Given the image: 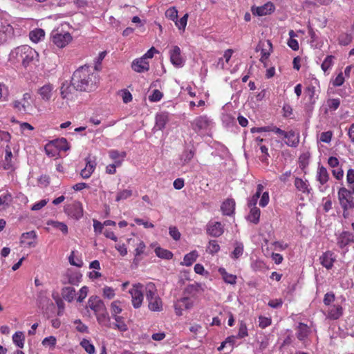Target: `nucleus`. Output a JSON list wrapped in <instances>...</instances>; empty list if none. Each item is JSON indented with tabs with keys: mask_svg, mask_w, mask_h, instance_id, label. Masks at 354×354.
I'll list each match as a JSON object with an SVG mask.
<instances>
[{
	"mask_svg": "<svg viewBox=\"0 0 354 354\" xmlns=\"http://www.w3.org/2000/svg\"><path fill=\"white\" fill-rule=\"evenodd\" d=\"M98 82L95 73L91 71V68L87 66H83L77 68L73 74L71 84L75 91L80 92H91L97 88Z\"/></svg>",
	"mask_w": 354,
	"mask_h": 354,
	"instance_id": "obj_1",
	"label": "nucleus"
},
{
	"mask_svg": "<svg viewBox=\"0 0 354 354\" xmlns=\"http://www.w3.org/2000/svg\"><path fill=\"white\" fill-rule=\"evenodd\" d=\"M17 55L21 58L22 64L26 67L38 56L35 49L28 45H24L17 48Z\"/></svg>",
	"mask_w": 354,
	"mask_h": 354,
	"instance_id": "obj_2",
	"label": "nucleus"
},
{
	"mask_svg": "<svg viewBox=\"0 0 354 354\" xmlns=\"http://www.w3.org/2000/svg\"><path fill=\"white\" fill-rule=\"evenodd\" d=\"M50 37L53 44L60 48H64L72 40L69 32H59L58 30H53Z\"/></svg>",
	"mask_w": 354,
	"mask_h": 354,
	"instance_id": "obj_3",
	"label": "nucleus"
},
{
	"mask_svg": "<svg viewBox=\"0 0 354 354\" xmlns=\"http://www.w3.org/2000/svg\"><path fill=\"white\" fill-rule=\"evenodd\" d=\"M143 286L140 283L134 284L129 290V293L131 295V301L133 306L135 308H138L141 306L143 301Z\"/></svg>",
	"mask_w": 354,
	"mask_h": 354,
	"instance_id": "obj_4",
	"label": "nucleus"
},
{
	"mask_svg": "<svg viewBox=\"0 0 354 354\" xmlns=\"http://www.w3.org/2000/svg\"><path fill=\"white\" fill-rule=\"evenodd\" d=\"M87 308L93 311L95 315L104 312L106 308L104 301L97 296H91L87 303Z\"/></svg>",
	"mask_w": 354,
	"mask_h": 354,
	"instance_id": "obj_5",
	"label": "nucleus"
},
{
	"mask_svg": "<svg viewBox=\"0 0 354 354\" xmlns=\"http://www.w3.org/2000/svg\"><path fill=\"white\" fill-rule=\"evenodd\" d=\"M211 124V120L206 115L196 117L191 123L193 130L198 133L202 130H207Z\"/></svg>",
	"mask_w": 354,
	"mask_h": 354,
	"instance_id": "obj_6",
	"label": "nucleus"
},
{
	"mask_svg": "<svg viewBox=\"0 0 354 354\" xmlns=\"http://www.w3.org/2000/svg\"><path fill=\"white\" fill-rule=\"evenodd\" d=\"M65 212L72 218L79 219L83 216V208L80 202H74L65 207Z\"/></svg>",
	"mask_w": 354,
	"mask_h": 354,
	"instance_id": "obj_7",
	"label": "nucleus"
},
{
	"mask_svg": "<svg viewBox=\"0 0 354 354\" xmlns=\"http://www.w3.org/2000/svg\"><path fill=\"white\" fill-rule=\"evenodd\" d=\"M274 6L271 2H268L261 6L252 8V12L253 15L257 16L270 15L274 11Z\"/></svg>",
	"mask_w": 354,
	"mask_h": 354,
	"instance_id": "obj_8",
	"label": "nucleus"
},
{
	"mask_svg": "<svg viewBox=\"0 0 354 354\" xmlns=\"http://www.w3.org/2000/svg\"><path fill=\"white\" fill-rule=\"evenodd\" d=\"M223 232V227L220 222H209L207 225V232L212 236L218 237Z\"/></svg>",
	"mask_w": 354,
	"mask_h": 354,
	"instance_id": "obj_9",
	"label": "nucleus"
},
{
	"mask_svg": "<svg viewBox=\"0 0 354 354\" xmlns=\"http://www.w3.org/2000/svg\"><path fill=\"white\" fill-rule=\"evenodd\" d=\"M193 303L188 297H183L179 299L175 304L174 308L176 314L178 316L183 315L182 311L185 309H189L192 307Z\"/></svg>",
	"mask_w": 354,
	"mask_h": 354,
	"instance_id": "obj_10",
	"label": "nucleus"
},
{
	"mask_svg": "<svg viewBox=\"0 0 354 354\" xmlns=\"http://www.w3.org/2000/svg\"><path fill=\"white\" fill-rule=\"evenodd\" d=\"M221 210L223 215L232 216L235 210V201L232 198H227L223 202L221 206Z\"/></svg>",
	"mask_w": 354,
	"mask_h": 354,
	"instance_id": "obj_11",
	"label": "nucleus"
},
{
	"mask_svg": "<svg viewBox=\"0 0 354 354\" xmlns=\"http://www.w3.org/2000/svg\"><path fill=\"white\" fill-rule=\"evenodd\" d=\"M75 88L71 83L64 82L60 88V94L64 100H71L73 98V92Z\"/></svg>",
	"mask_w": 354,
	"mask_h": 354,
	"instance_id": "obj_12",
	"label": "nucleus"
},
{
	"mask_svg": "<svg viewBox=\"0 0 354 354\" xmlns=\"http://www.w3.org/2000/svg\"><path fill=\"white\" fill-rule=\"evenodd\" d=\"M354 242V234L350 232H343L337 238V245L343 248L349 243Z\"/></svg>",
	"mask_w": 354,
	"mask_h": 354,
	"instance_id": "obj_13",
	"label": "nucleus"
},
{
	"mask_svg": "<svg viewBox=\"0 0 354 354\" xmlns=\"http://www.w3.org/2000/svg\"><path fill=\"white\" fill-rule=\"evenodd\" d=\"M319 260L321 264L329 270L333 266L335 258L333 257V253L331 251H327L319 257Z\"/></svg>",
	"mask_w": 354,
	"mask_h": 354,
	"instance_id": "obj_14",
	"label": "nucleus"
},
{
	"mask_svg": "<svg viewBox=\"0 0 354 354\" xmlns=\"http://www.w3.org/2000/svg\"><path fill=\"white\" fill-rule=\"evenodd\" d=\"M131 67L133 71L138 73H143L148 71L149 69V62L145 60L143 58L135 59L132 62Z\"/></svg>",
	"mask_w": 354,
	"mask_h": 354,
	"instance_id": "obj_15",
	"label": "nucleus"
},
{
	"mask_svg": "<svg viewBox=\"0 0 354 354\" xmlns=\"http://www.w3.org/2000/svg\"><path fill=\"white\" fill-rule=\"evenodd\" d=\"M170 60L174 66H181L183 65V58L178 46H174L173 49L170 51Z\"/></svg>",
	"mask_w": 354,
	"mask_h": 354,
	"instance_id": "obj_16",
	"label": "nucleus"
},
{
	"mask_svg": "<svg viewBox=\"0 0 354 354\" xmlns=\"http://www.w3.org/2000/svg\"><path fill=\"white\" fill-rule=\"evenodd\" d=\"M169 121L167 113H160L156 116V124L154 129L156 130H162Z\"/></svg>",
	"mask_w": 354,
	"mask_h": 354,
	"instance_id": "obj_17",
	"label": "nucleus"
},
{
	"mask_svg": "<svg viewBox=\"0 0 354 354\" xmlns=\"http://www.w3.org/2000/svg\"><path fill=\"white\" fill-rule=\"evenodd\" d=\"M95 316L100 325L107 328L111 327V318L106 308L104 310V312L97 314Z\"/></svg>",
	"mask_w": 354,
	"mask_h": 354,
	"instance_id": "obj_18",
	"label": "nucleus"
},
{
	"mask_svg": "<svg viewBox=\"0 0 354 354\" xmlns=\"http://www.w3.org/2000/svg\"><path fill=\"white\" fill-rule=\"evenodd\" d=\"M53 85L50 84H45L39 89V94L42 100L48 101L52 96Z\"/></svg>",
	"mask_w": 354,
	"mask_h": 354,
	"instance_id": "obj_19",
	"label": "nucleus"
},
{
	"mask_svg": "<svg viewBox=\"0 0 354 354\" xmlns=\"http://www.w3.org/2000/svg\"><path fill=\"white\" fill-rule=\"evenodd\" d=\"M62 296L68 302H72L75 296V290L73 287H64L62 289Z\"/></svg>",
	"mask_w": 354,
	"mask_h": 354,
	"instance_id": "obj_20",
	"label": "nucleus"
},
{
	"mask_svg": "<svg viewBox=\"0 0 354 354\" xmlns=\"http://www.w3.org/2000/svg\"><path fill=\"white\" fill-rule=\"evenodd\" d=\"M342 315V306L339 305H334L329 308L327 317L330 319H337Z\"/></svg>",
	"mask_w": 354,
	"mask_h": 354,
	"instance_id": "obj_21",
	"label": "nucleus"
},
{
	"mask_svg": "<svg viewBox=\"0 0 354 354\" xmlns=\"http://www.w3.org/2000/svg\"><path fill=\"white\" fill-rule=\"evenodd\" d=\"M45 36V32L43 29L36 28L29 33V37L30 40L35 43H37L40 41L42 39H44Z\"/></svg>",
	"mask_w": 354,
	"mask_h": 354,
	"instance_id": "obj_22",
	"label": "nucleus"
},
{
	"mask_svg": "<svg viewBox=\"0 0 354 354\" xmlns=\"http://www.w3.org/2000/svg\"><path fill=\"white\" fill-rule=\"evenodd\" d=\"M148 307L151 311H160L162 309L161 299L158 296L148 301Z\"/></svg>",
	"mask_w": 354,
	"mask_h": 354,
	"instance_id": "obj_23",
	"label": "nucleus"
},
{
	"mask_svg": "<svg viewBox=\"0 0 354 354\" xmlns=\"http://www.w3.org/2000/svg\"><path fill=\"white\" fill-rule=\"evenodd\" d=\"M260 214V209L257 207H253L251 208L247 219L254 224H257L259 222Z\"/></svg>",
	"mask_w": 354,
	"mask_h": 354,
	"instance_id": "obj_24",
	"label": "nucleus"
},
{
	"mask_svg": "<svg viewBox=\"0 0 354 354\" xmlns=\"http://www.w3.org/2000/svg\"><path fill=\"white\" fill-rule=\"evenodd\" d=\"M285 138L288 139V141L286 142V145H288L290 147H295L297 146L299 143V138L296 136L295 131H290L288 132H286L285 135Z\"/></svg>",
	"mask_w": 354,
	"mask_h": 354,
	"instance_id": "obj_25",
	"label": "nucleus"
},
{
	"mask_svg": "<svg viewBox=\"0 0 354 354\" xmlns=\"http://www.w3.org/2000/svg\"><path fill=\"white\" fill-rule=\"evenodd\" d=\"M218 272L221 274L225 282L230 284H235L236 280V276L229 274L226 272L225 269L223 268H220L218 269Z\"/></svg>",
	"mask_w": 354,
	"mask_h": 354,
	"instance_id": "obj_26",
	"label": "nucleus"
},
{
	"mask_svg": "<svg viewBox=\"0 0 354 354\" xmlns=\"http://www.w3.org/2000/svg\"><path fill=\"white\" fill-rule=\"evenodd\" d=\"M295 186L297 190L302 192L303 193H309L308 185L306 180H303L300 178H295Z\"/></svg>",
	"mask_w": 354,
	"mask_h": 354,
	"instance_id": "obj_27",
	"label": "nucleus"
},
{
	"mask_svg": "<svg viewBox=\"0 0 354 354\" xmlns=\"http://www.w3.org/2000/svg\"><path fill=\"white\" fill-rule=\"evenodd\" d=\"M58 151H67L69 149V145L66 138H62L51 140Z\"/></svg>",
	"mask_w": 354,
	"mask_h": 354,
	"instance_id": "obj_28",
	"label": "nucleus"
},
{
	"mask_svg": "<svg viewBox=\"0 0 354 354\" xmlns=\"http://www.w3.org/2000/svg\"><path fill=\"white\" fill-rule=\"evenodd\" d=\"M145 295L148 301L158 296L156 293V288L153 283H149L147 285L145 288Z\"/></svg>",
	"mask_w": 354,
	"mask_h": 354,
	"instance_id": "obj_29",
	"label": "nucleus"
},
{
	"mask_svg": "<svg viewBox=\"0 0 354 354\" xmlns=\"http://www.w3.org/2000/svg\"><path fill=\"white\" fill-rule=\"evenodd\" d=\"M46 153L49 157H56L59 155V151L52 141H50L44 147Z\"/></svg>",
	"mask_w": 354,
	"mask_h": 354,
	"instance_id": "obj_30",
	"label": "nucleus"
},
{
	"mask_svg": "<svg viewBox=\"0 0 354 354\" xmlns=\"http://www.w3.org/2000/svg\"><path fill=\"white\" fill-rule=\"evenodd\" d=\"M198 254L196 251H192L187 254L184 257V261L181 264L185 265L186 266H190L192 263L196 261Z\"/></svg>",
	"mask_w": 354,
	"mask_h": 354,
	"instance_id": "obj_31",
	"label": "nucleus"
},
{
	"mask_svg": "<svg viewBox=\"0 0 354 354\" xmlns=\"http://www.w3.org/2000/svg\"><path fill=\"white\" fill-rule=\"evenodd\" d=\"M13 342L19 348H22L24 346L25 337L23 332H16L12 336Z\"/></svg>",
	"mask_w": 354,
	"mask_h": 354,
	"instance_id": "obj_32",
	"label": "nucleus"
},
{
	"mask_svg": "<svg viewBox=\"0 0 354 354\" xmlns=\"http://www.w3.org/2000/svg\"><path fill=\"white\" fill-rule=\"evenodd\" d=\"M156 254L162 259H171L173 257V254L169 250L158 247L155 249Z\"/></svg>",
	"mask_w": 354,
	"mask_h": 354,
	"instance_id": "obj_33",
	"label": "nucleus"
},
{
	"mask_svg": "<svg viewBox=\"0 0 354 354\" xmlns=\"http://www.w3.org/2000/svg\"><path fill=\"white\" fill-rule=\"evenodd\" d=\"M266 42L269 47V50L267 51L266 49L261 48V57L260 58L261 62H262L263 64L265 67L267 66L266 60L269 57V56L270 55V52L272 51V43L270 42V41L268 40Z\"/></svg>",
	"mask_w": 354,
	"mask_h": 354,
	"instance_id": "obj_34",
	"label": "nucleus"
},
{
	"mask_svg": "<svg viewBox=\"0 0 354 354\" xmlns=\"http://www.w3.org/2000/svg\"><path fill=\"white\" fill-rule=\"evenodd\" d=\"M328 180V174L326 169L324 166L318 168V180L322 185L325 184Z\"/></svg>",
	"mask_w": 354,
	"mask_h": 354,
	"instance_id": "obj_35",
	"label": "nucleus"
},
{
	"mask_svg": "<svg viewBox=\"0 0 354 354\" xmlns=\"http://www.w3.org/2000/svg\"><path fill=\"white\" fill-rule=\"evenodd\" d=\"M116 323L114 324L115 328L118 329L122 332L127 330L128 328L124 322L123 317L121 316L115 315L113 316Z\"/></svg>",
	"mask_w": 354,
	"mask_h": 354,
	"instance_id": "obj_36",
	"label": "nucleus"
},
{
	"mask_svg": "<svg viewBox=\"0 0 354 354\" xmlns=\"http://www.w3.org/2000/svg\"><path fill=\"white\" fill-rule=\"evenodd\" d=\"M6 157H5V163H4V169H10L12 168V165L11 163V159L12 157V153L10 149V147L7 145L6 147Z\"/></svg>",
	"mask_w": 354,
	"mask_h": 354,
	"instance_id": "obj_37",
	"label": "nucleus"
},
{
	"mask_svg": "<svg viewBox=\"0 0 354 354\" xmlns=\"http://www.w3.org/2000/svg\"><path fill=\"white\" fill-rule=\"evenodd\" d=\"M308 335V326L304 323H299L298 326V333L297 335L299 340H303Z\"/></svg>",
	"mask_w": 354,
	"mask_h": 354,
	"instance_id": "obj_38",
	"label": "nucleus"
},
{
	"mask_svg": "<svg viewBox=\"0 0 354 354\" xmlns=\"http://www.w3.org/2000/svg\"><path fill=\"white\" fill-rule=\"evenodd\" d=\"M243 252V245L242 243L236 242L234 251L232 252L231 257L237 259Z\"/></svg>",
	"mask_w": 354,
	"mask_h": 354,
	"instance_id": "obj_39",
	"label": "nucleus"
},
{
	"mask_svg": "<svg viewBox=\"0 0 354 354\" xmlns=\"http://www.w3.org/2000/svg\"><path fill=\"white\" fill-rule=\"evenodd\" d=\"M132 195V190L124 189L119 191L117 194L115 201L119 202L122 200H125Z\"/></svg>",
	"mask_w": 354,
	"mask_h": 354,
	"instance_id": "obj_40",
	"label": "nucleus"
},
{
	"mask_svg": "<svg viewBox=\"0 0 354 354\" xmlns=\"http://www.w3.org/2000/svg\"><path fill=\"white\" fill-rule=\"evenodd\" d=\"M236 338H237V337L234 336V335H232V336L227 337L226 339L221 343V346L218 348V351L223 350V348L225 347L227 344H229L230 346V348H232L236 343Z\"/></svg>",
	"mask_w": 354,
	"mask_h": 354,
	"instance_id": "obj_41",
	"label": "nucleus"
},
{
	"mask_svg": "<svg viewBox=\"0 0 354 354\" xmlns=\"http://www.w3.org/2000/svg\"><path fill=\"white\" fill-rule=\"evenodd\" d=\"M353 37L347 33H342L339 36V44L342 46H347L352 41Z\"/></svg>",
	"mask_w": 354,
	"mask_h": 354,
	"instance_id": "obj_42",
	"label": "nucleus"
},
{
	"mask_svg": "<svg viewBox=\"0 0 354 354\" xmlns=\"http://www.w3.org/2000/svg\"><path fill=\"white\" fill-rule=\"evenodd\" d=\"M120 301L119 300L114 301L111 304V310L112 316H115L120 314L122 309L120 306Z\"/></svg>",
	"mask_w": 354,
	"mask_h": 354,
	"instance_id": "obj_43",
	"label": "nucleus"
},
{
	"mask_svg": "<svg viewBox=\"0 0 354 354\" xmlns=\"http://www.w3.org/2000/svg\"><path fill=\"white\" fill-rule=\"evenodd\" d=\"M80 344L88 354H93L95 353L94 346L88 339H84Z\"/></svg>",
	"mask_w": 354,
	"mask_h": 354,
	"instance_id": "obj_44",
	"label": "nucleus"
},
{
	"mask_svg": "<svg viewBox=\"0 0 354 354\" xmlns=\"http://www.w3.org/2000/svg\"><path fill=\"white\" fill-rule=\"evenodd\" d=\"M335 57L333 56V55H328L326 59H324V61L323 62V63L322 64V69L324 71V72H326L330 67L331 66L333 65V59H334Z\"/></svg>",
	"mask_w": 354,
	"mask_h": 354,
	"instance_id": "obj_45",
	"label": "nucleus"
},
{
	"mask_svg": "<svg viewBox=\"0 0 354 354\" xmlns=\"http://www.w3.org/2000/svg\"><path fill=\"white\" fill-rule=\"evenodd\" d=\"M220 250V246L218 244L217 241L216 240H211L209 242V245L207 247V251L211 254H215L218 252Z\"/></svg>",
	"mask_w": 354,
	"mask_h": 354,
	"instance_id": "obj_46",
	"label": "nucleus"
},
{
	"mask_svg": "<svg viewBox=\"0 0 354 354\" xmlns=\"http://www.w3.org/2000/svg\"><path fill=\"white\" fill-rule=\"evenodd\" d=\"M165 16L168 19L176 21L178 17V10L174 7L169 8L166 10Z\"/></svg>",
	"mask_w": 354,
	"mask_h": 354,
	"instance_id": "obj_47",
	"label": "nucleus"
},
{
	"mask_svg": "<svg viewBox=\"0 0 354 354\" xmlns=\"http://www.w3.org/2000/svg\"><path fill=\"white\" fill-rule=\"evenodd\" d=\"M201 285L196 283L187 286L185 288V292L187 294L195 295L201 290Z\"/></svg>",
	"mask_w": 354,
	"mask_h": 354,
	"instance_id": "obj_48",
	"label": "nucleus"
},
{
	"mask_svg": "<svg viewBox=\"0 0 354 354\" xmlns=\"http://www.w3.org/2000/svg\"><path fill=\"white\" fill-rule=\"evenodd\" d=\"M115 294L113 288L109 286H105L103 288V297L104 298H106L108 299H112L115 297Z\"/></svg>",
	"mask_w": 354,
	"mask_h": 354,
	"instance_id": "obj_49",
	"label": "nucleus"
},
{
	"mask_svg": "<svg viewBox=\"0 0 354 354\" xmlns=\"http://www.w3.org/2000/svg\"><path fill=\"white\" fill-rule=\"evenodd\" d=\"M188 19V14L186 13L180 20H176L175 24L179 29L184 30L186 27Z\"/></svg>",
	"mask_w": 354,
	"mask_h": 354,
	"instance_id": "obj_50",
	"label": "nucleus"
},
{
	"mask_svg": "<svg viewBox=\"0 0 354 354\" xmlns=\"http://www.w3.org/2000/svg\"><path fill=\"white\" fill-rule=\"evenodd\" d=\"M52 225L54 227L59 230L64 234H66L68 233V227L65 223L58 221H52Z\"/></svg>",
	"mask_w": 354,
	"mask_h": 354,
	"instance_id": "obj_51",
	"label": "nucleus"
},
{
	"mask_svg": "<svg viewBox=\"0 0 354 354\" xmlns=\"http://www.w3.org/2000/svg\"><path fill=\"white\" fill-rule=\"evenodd\" d=\"M162 93L158 89H155L153 93L149 97L151 102H158L162 97Z\"/></svg>",
	"mask_w": 354,
	"mask_h": 354,
	"instance_id": "obj_52",
	"label": "nucleus"
},
{
	"mask_svg": "<svg viewBox=\"0 0 354 354\" xmlns=\"http://www.w3.org/2000/svg\"><path fill=\"white\" fill-rule=\"evenodd\" d=\"M88 292V288L87 286H83L79 291V296L77 299L78 302H82L83 300L86 297Z\"/></svg>",
	"mask_w": 354,
	"mask_h": 354,
	"instance_id": "obj_53",
	"label": "nucleus"
},
{
	"mask_svg": "<svg viewBox=\"0 0 354 354\" xmlns=\"http://www.w3.org/2000/svg\"><path fill=\"white\" fill-rule=\"evenodd\" d=\"M55 300V302H56V304L58 307V312H57V315L59 316L62 315L64 313V308H65V305H64V301H62V299L59 298V297H53Z\"/></svg>",
	"mask_w": 354,
	"mask_h": 354,
	"instance_id": "obj_54",
	"label": "nucleus"
},
{
	"mask_svg": "<svg viewBox=\"0 0 354 354\" xmlns=\"http://www.w3.org/2000/svg\"><path fill=\"white\" fill-rule=\"evenodd\" d=\"M335 297L333 292H327L324 295V303L326 306H329L331 303H333L335 301Z\"/></svg>",
	"mask_w": 354,
	"mask_h": 354,
	"instance_id": "obj_55",
	"label": "nucleus"
},
{
	"mask_svg": "<svg viewBox=\"0 0 354 354\" xmlns=\"http://www.w3.org/2000/svg\"><path fill=\"white\" fill-rule=\"evenodd\" d=\"M332 135H333V133L330 131H326V132H323V133H321L319 139L323 142L328 143L331 140Z\"/></svg>",
	"mask_w": 354,
	"mask_h": 354,
	"instance_id": "obj_56",
	"label": "nucleus"
},
{
	"mask_svg": "<svg viewBox=\"0 0 354 354\" xmlns=\"http://www.w3.org/2000/svg\"><path fill=\"white\" fill-rule=\"evenodd\" d=\"M57 339L54 336H50L48 337H46L42 341V344L44 346L49 345L52 347H55L56 344Z\"/></svg>",
	"mask_w": 354,
	"mask_h": 354,
	"instance_id": "obj_57",
	"label": "nucleus"
},
{
	"mask_svg": "<svg viewBox=\"0 0 354 354\" xmlns=\"http://www.w3.org/2000/svg\"><path fill=\"white\" fill-rule=\"evenodd\" d=\"M37 238V235L35 231H30L26 233H23L21 235V243L25 242V239H35Z\"/></svg>",
	"mask_w": 354,
	"mask_h": 354,
	"instance_id": "obj_58",
	"label": "nucleus"
},
{
	"mask_svg": "<svg viewBox=\"0 0 354 354\" xmlns=\"http://www.w3.org/2000/svg\"><path fill=\"white\" fill-rule=\"evenodd\" d=\"M169 234L176 241H178L180 238V233L176 227H169Z\"/></svg>",
	"mask_w": 354,
	"mask_h": 354,
	"instance_id": "obj_59",
	"label": "nucleus"
},
{
	"mask_svg": "<svg viewBox=\"0 0 354 354\" xmlns=\"http://www.w3.org/2000/svg\"><path fill=\"white\" fill-rule=\"evenodd\" d=\"M259 326L261 328H265L266 327L270 326L271 324V319L265 317L260 316L259 318Z\"/></svg>",
	"mask_w": 354,
	"mask_h": 354,
	"instance_id": "obj_60",
	"label": "nucleus"
},
{
	"mask_svg": "<svg viewBox=\"0 0 354 354\" xmlns=\"http://www.w3.org/2000/svg\"><path fill=\"white\" fill-rule=\"evenodd\" d=\"M247 335H248V330H247L246 325L243 323H241L239 329L238 335L236 337L239 338H243Z\"/></svg>",
	"mask_w": 354,
	"mask_h": 354,
	"instance_id": "obj_61",
	"label": "nucleus"
},
{
	"mask_svg": "<svg viewBox=\"0 0 354 354\" xmlns=\"http://www.w3.org/2000/svg\"><path fill=\"white\" fill-rule=\"evenodd\" d=\"M121 93L122 98L124 103H128L132 100V95L129 91L124 89L121 91Z\"/></svg>",
	"mask_w": 354,
	"mask_h": 354,
	"instance_id": "obj_62",
	"label": "nucleus"
},
{
	"mask_svg": "<svg viewBox=\"0 0 354 354\" xmlns=\"http://www.w3.org/2000/svg\"><path fill=\"white\" fill-rule=\"evenodd\" d=\"M340 104L339 99H330L328 100V106L330 109L336 110Z\"/></svg>",
	"mask_w": 354,
	"mask_h": 354,
	"instance_id": "obj_63",
	"label": "nucleus"
},
{
	"mask_svg": "<svg viewBox=\"0 0 354 354\" xmlns=\"http://www.w3.org/2000/svg\"><path fill=\"white\" fill-rule=\"evenodd\" d=\"M47 203H48V200H46V199L41 200L38 203H36L35 204H34L32 206L31 209L33 211L39 210L43 207H44L47 204Z\"/></svg>",
	"mask_w": 354,
	"mask_h": 354,
	"instance_id": "obj_64",
	"label": "nucleus"
}]
</instances>
